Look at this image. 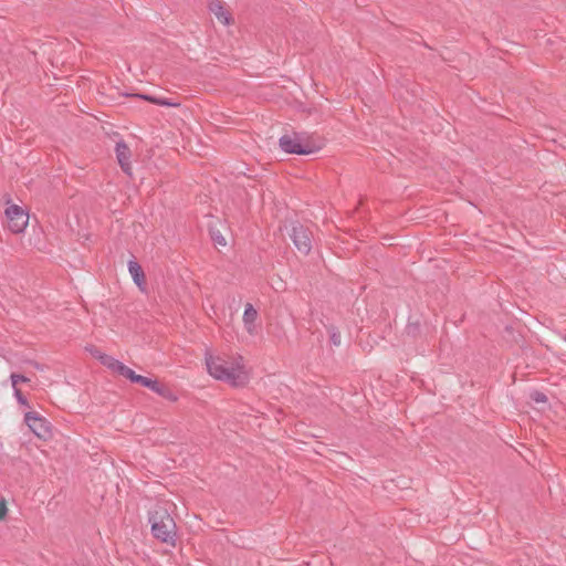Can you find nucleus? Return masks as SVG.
I'll use <instances>...</instances> for the list:
<instances>
[{"instance_id": "nucleus-1", "label": "nucleus", "mask_w": 566, "mask_h": 566, "mask_svg": "<svg viewBox=\"0 0 566 566\" xmlns=\"http://www.w3.org/2000/svg\"><path fill=\"white\" fill-rule=\"evenodd\" d=\"M206 365L208 373L216 379L226 381L231 386H243L249 380V373L247 371L243 358L213 356L209 353L206 354Z\"/></svg>"}, {"instance_id": "nucleus-2", "label": "nucleus", "mask_w": 566, "mask_h": 566, "mask_svg": "<svg viewBox=\"0 0 566 566\" xmlns=\"http://www.w3.org/2000/svg\"><path fill=\"white\" fill-rule=\"evenodd\" d=\"M149 523L155 538L171 546L176 545V523L166 509L154 510L150 513Z\"/></svg>"}, {"instance_id": "nucleus-3", "label": "nucleus", "mask_w": 566, "mask_h": 566, "mask_svg": "<svg viewBox=\"0 0 566 566\" xmlns=\"http://www.w3.org/2000/svg\"><path fill=\"white\" fill-rule=\"evenodd\" d=\"M324 146L323 139L306 133H294L293 136H285V153L296 155H310L321 150Z\"/></svg>"}, {"instance_id": "nucleus-4", "label": "nucleus", "mask_w": 566, "mask_h": 566, "mask_svg": "<svg viewBox=\"0 0 566 566\" xmlns=\"http://www.w3.org/2000/svg\"><path fill=\"white\" fill-rule=\"evenodd\" d=\"M289 235L300 254L307 255L311 252L314 238L307 226L298 222L293 223Z\"/></svg>"}, {"instance_id": "nucleus-5", "label": "nucleus", "mask_w": 566, "mask_h": 566, "mask_svg": "<svg viewBox=\"0 0 566 566\" xmlns=\"http://www.w3.org/2000/svg\"><path fill=\"white\" fill-rule=\"evenodd\" d=\"M8 228L12 233H22L29 223V213L18 205H10L6 208Z\"/></svg>"}, {"instance_id": "nucleus-6", "label": "nucleus", "mask_w": 566, "mask_h": 566, "mask_svg": "<svg viewBox=\"0 0 566 566\" xmlns=\"http://www.w3.org/2000/svg\"><path fill=\"white\" fill-rule=\"evenodd\" d=\"M24 422L38 438L48 440L51 437V424L40 413L35 411H28L24 415Z\"/></svg>"}, {"instance_id": "nucleus-7", "label": "nucleus", "mask_w": 566, "mask_h": 566, "mask_svg": "<svg viewBox=\"0 0 566 566\" xmlns=\"http://www.w3.org/2000/svg\"><path fill=\"white\" fill-rule=\"evenodd\" d=\"M125 378L129 379L132 382L139 384L146 388H149L151 391L163 396L165 398L176 400V397L164 386H161L156 379L147 378L142 375H137L133 369H128Z\"/></svg>"}, {"instance_id": "nucleus-8", "label": "nucleus", "mask_w": 566, "mask_h": 566, "mask_svg": "<svg viewBox=\"0 0 566 566\" xmlns=\"http://www.w3.org/2000/svg\"><path fill=\"white\" fill-rule=\"evenodd\" d=\"M115 154L122 170L126 175L132 176V153L127 144L123 140L117 142L115 146Z\"/></svg>"}, {"instance_id": "nucleus-9", "label": "nucleus", "mask_w": 566, "mask_h": 566, "mask_svg": "<svg viewBox=\"0 0 566 566\" xmlns=\"http://www.w3.org/2000/svg\"><path fill=\"white\" fill-rule=\"evenodd\" d=\"M96 358L105 366L107 367L108 369H111L112 371L125 377L126 374L128 373V369L129 367H127L126 365H124L122 361L117 360L116 358L109 356V355H106L104 353H98V355L96 356Z\"/></svg>"}, {"instance_id": "nucleus-10", "label": "nucleus", "mask_w": 566, "mask_h": 566, "mask_svg": "<svg viewBox=\"0 0 566 566\" xmlns=\"http://www.w3.org/2000/svg\"><path fill=\"white\" fill-rule=\"evenodd\" d=\"M209 9L221 23L224 25L230 24L231 15L220 0L210 1Z\"/></svg>"}, {"instance_id": "nucleus-11", "label": "nucleus", "mask_w": 566, "mask_h": 566, "mask_svg": "<svg viewBox=\"0 0 566 566\" xmlns=\"http://www.w3.org/2000/svg\"><path fill=\"white\" fill-rule=\"evenodd\" d=\"M128 271H129V273H130L135 284L142 291H144L145 290V284H146L145 273H144L142 266L139 265V263L137 261H135V260H129L128 261Z\"/></svg>"}, {"instance_id": "nucleus-12", "label": "nucleus", "mask_w": 566, "mask_h": 566, "mask_svg": "<svg viewBox=\"0 0 566 566\" xmlns=\"http://www.w3.org/2000/svg\"><path fill=\"white\" fill-rule=\"evenodd\" d=\"M258 318V311L253 307L252 304L248 303L243 313V323L245 329L249 334H254L255 332V321Z\"/></svg>"}, {"instance_id": "nucleus-13", "label": "nucleus", "mask_w": 566, "mask_h": 566, "mask_svg": "<svg viewBox=\"0 0 566 566\" xmlns=\"http://www.w3.org/2000/svg\"><path fill=\"white\" fill-rule=\"evenodd\" d=\"M135 96L138 98H142V99L148 101L153 104L159 105V106H167V107H179L180 106V103L174 102L172 99H169V98L155 97V96H150V95H146V94H136Z\"/></svg>"}, {"instance_id": "nucleus-14", "label": "nucleus", "mask_w": 566, "mask_h": 566, "mask_svg": "<svg viewBox=\"0 0 566 566\" xmlns=\"http://www.w3.org/2000/svg\"><path fill=\"white\" fill-rule=\"evenodd\" d=\"M11 386L12 388H19L18 385L20 382H28L30 381V378L25 377L24 375L12 373L10 375Z\"/></svg>"}, {"instance_id": "nucleus-15", "label": "nucleus", "mask_w": 566, "mask_h": 566, "mask_svg": "<svg viewBox=\"0 0 566 566\" xmlns=\"http://www.w3.org/2000/svg\"><path fill=\"white\" fill-rule=\"evenodd\" d=\"M328 333H329V338H331L332 344L335 346H339L340 339H342L339 331L336 327L331 326V327H328Z\"/></svg>"}, {"instance_id": "nucleus-16", "label": "nucleus", "mask_w": 566, "mask_h": 566, "mask_svg": "<svg viewBox=\"0 0 566 566\" xmlns=\"http://www.w3.org/2000/svg\"><path fill=\"white\" fill-rule=\"evenodd\" d=\"M12 389H13V395H14L18 403H20L21 406L29 407V402H28L27 398L23 396L21 389L20 388H12Z\"/></svg>"}, {"instance_id": "nucleus-17", "label": "nucleus", "mask_w": 566, "mask_h": 566, "mask_svg": "<svg viewBox=\"0 0 566 566\" xmlns=\"http://www.w3.org/2000/svg\"><path fill=\"white\" fill-rule=\"evenodd\" d=\"M532 399L536 402H546L547 401V397L545 394L541 392V391H535L531 395Z\"/></svg>"}, {"instance_id": "nucleus-18", "label": "nucleus", "mask_w": 566, "mask_h": 566, "mask_svg": "<svg viewBox=\"0 0 566 566\" xmlns=\"http://www.w3.org/2000/svg\"><path fill=\"white\" fill-rule=\"evenodd\" d=\"M8 513V507L6 501L0 500V520H3Z\"/></svg>"}, {"instance_id": "nucleus-19", "label": "nucleus", "mask_w": 566, "mask_h": 566, "mask_svg": "<svg viewBox=\"0 0 566 566\" xmlns=\"http://www.w3.org/2000/svg\"><path fill=\"white\" fill-rule=\"evenodd\" d=\"M212 239L214 240L216 243H218L220 245L227 244L226 239L220 234H212Z\"/></svg>"}, {"instance_id": "nucleus-20", "label": "nucleus", "mask_w": 566, "mask_h": 566, "mask_svg": "<svg viewBox=\"0 0 566 566\" xmlns=\"http://www.w3.org/2000/svg\"><path fill=\"white\" fill-rule=\"evenodd\" d=\"M30 365H32L38 370H43L44 369V367L41 364L36 363V361H30Z\"/></svg>"}, {"instance_id": "nucleus-21", "label": "nucleus", "mask_w": 566, "mask_h": 566, "mask_svg": "<svg viewBox=\"0 0 566 566\" xmlns=\"http://www.w3.org/2000/svg\"><path fill=\"white\" fill-rule=\"evenodd\" d=\"M90 353L96 358V356L98 355V353H101L98 349L96 348H88Z\"/></svg>"}, {"instance_id": "nucleus-22", "label": "nucleus", "mask_w": 566, "mask_h": 566, "mask_svg": "<svg viewBox=\"0 0 566 566\" xmlns=\"http://www.w3.org/2000/svg\"><path fill=\"white\" fill-rule=\"evenodd\" d=\"M279 145H280L281 147H283V137H281V138L279 139Z\"/></svg>"}]
</instances>
